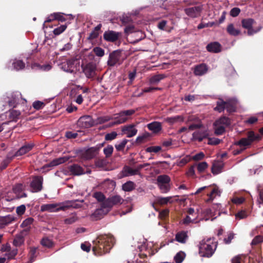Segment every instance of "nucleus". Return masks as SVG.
I'll list each match as a JSON object with an SVG mask.
<instances>
[{
	"mask_svg": "<svg viewBox=\"0 0 263 263\" xmlns=\"http://www.w3.org/2000/svg\"><path fill=\"white\" fill-rule=\"evenodd\" d=\"M115 243V238L111 235L99 236L93 241L92 251L95 254L102 255L108 253Z\"/></svg>",
	"mask_w": 263,
	"mask_h": 263,
	"instance_id": "1",
	"label": "nucleus"
},
{
	"mask_svg": "<svg viewBox=\"0 0 263 263\" xmlns=\"http://www.w3.org/2000/svg\"><path fill=\"white\" fill-rule=\"evenodd\" d=\"M263 241V237L260 235H257L253 239L251 245L254 251V257L256 261L259 263L262 262L261 243Z\"/></svg>",
	"mask_w": 263,
	"mask_h": 263,
	"instance_id": "2",
	"label": "nucleus"
},
{
	"mask_svg": "<svg viewBox=\"0 0 263 263\" xmlns=\"http://www.w3.org/2000/svg\"><path fill=\"white\" fill-rule=\"evenodd\" d=\"M208 243H202L199 247V254L201 256L210 257L214 254L216 248V245L213 242L211 243V240H208Z\"/></svg>",
	"mask_w": 263,
	"mask_h": 263,
	"instance_id": "3",
	"label": "nucleus"
},
{
	"mask_svg": "<svg viewBox=\"0 0 263 263\" xmlns=\"http://www.w3.org/2000/svg\"><path fill=\"white\" fill-rule=\"evenodd\" d=\"M136 110L134 109H129L121 111L117 114V117H115V121L110 123V126L120 124L126 122L128 120V117L135 114Z\"/></svg>",
	"mask_w": 263,
	"mask_h": 263,
	"instance_id": "4",
	"label": "nucleus"
},
{
	"mask_svg": "<svg viewBox=\"0 0 263 263\" xmlns=\"http://www.w3.org/2000/svg\"><path fill=\"white\" fill-rule=\"evenodd\" d=\"M25 185L23 183H17L14 185L12 187L13 193L15 194V196L11 197L8 195L7 196L6 200L10 201L14 199H20L22 198H25L27 196L26 193L24 192L25 190Z\"/></svg>",
	"mask_w": 263,
	"mask_h": 263,
	"instance_id": "5",
	"label": "nucleus"
},
{
	"mask_svg": "<svg viewBox=\"0 0 263 263\" xmlns=\"http://www.w3.org/2000/svg\"><path fill=\"white\" fill-rule=\"evenodd\" d=\"M259 139V136L256 135L254 132L250 131L248 133L247 138H242L238 141L236 142L235 144L239 146L240 147H246L250 145L252 143Z\"/></svg>",
	"mask_w": 263,
	"mask_h": 263,
	"instance_id": "6",
	"label": "nucleus"
},
{
	"mask_svg": "<svg viewBox=\"0 0 263 263\" xmlns=\"http://www.w3.org/2000/svg\"><path fill=\"white\" fill-rule=\"evenodd\" d=\"M124 199L119 195H115L106 199L102 203V207L106 208L110 211L114 205H121Z\"/></svg>",
	"mask_w": 263,
	"mask_h": 263,
	"instance_id": "7",
	"label": "nucleus"
},
{
	"mask_svg": "<svg viewBox=\"0 0 263 263\" xmlns=\"http://www.w3.org/2000/svg\"><path fill=\"white\" fill-rule=\"evenodd\" d=\"M121 57V51L119 50H115L110 53L107 61V65L109 67L120 65L122 63Z\"/></svg>",
	"mask_w": 263,
	"mask_h": 263,
	"instance_id": "8",
	"label": "nucleus"
},
{
	"mask_svg": "<svg viewBox=\"0 0 263 263\" xmlns=\"http://www.w3.org/2000/svg\"><path fill=\"white\" fill-rule=\"evenodd\" d=\"M103 146L101 144L95 147H91L82 153V157L86 160H90L96 157L99 153L100 149Z\"/></svg>",
	"mask_w": 263,
	"mask_h": 263,
	"instance_id": "9",
	"label": "nucleus"
},
{
	"mask_svg": "<svg viewBox=\"0 0 263 263\" xmlns=\"http://www.w3.org/2000/svg\"><path fill=\"white\" fill-rule=\"evenodd\" d=\"M83 71L88 78H93L96 75L97 66L96 64L90 62L85 66L82 65Z\"/></svg>",
	"mask_w": 263,
	"mask_h": 263,
	"instance_id": "10",
	"label": "nucleus"
},
{
	"mask_svg": "<svg viewBox=\"0 0 263 263\" xmlns=\"http://www.w3.org/2000/svg\"><path fill=\"white\" fill-rule=\"evenodd\" d=\"M43 178L41 176H35L30 183L32 192H40L43 189Z\"/></svg>",
	"mask_w": 263,
	"mask_h": 263,
	"instance_id": "11",
	"label": "nucleus"
},
{
	"mask_svg": "<svg viewBox=\"0 0 263 263\" xmlns=\"http://www.w3.org/2000/svg\"><path fill=\"white\" fill-rule=\"evenodd\" d=\"M94 122L90 116H84L79 118L77 121L78 126L81 128H87L92 126Z\"/></svg>",
	"mask_w": 263,
	"mask_h": 263,
	"instance_id": "12",
	"label": "nucleus"
},
{
	"mask_svg": "<svg viewBox=\"0 0 263 263\" xmlns=\"http://www.w3.org/2000/svg\"><path fill=\"white\" fill-rule=\"evenodd\" d=\"M62 205V203L42 204L41 206V211L43 212L45 211L55 212L60 211H63L62 209H60Z\"/></svg>",
	"mask_w": 263,
	"mask_h": 263,
	"instance_id": "13",
	"label": "nucleus"
},
{
	"mask_svg": "<svg viewBox=\"0 0 263 263\" xmlns=\"http://www.w3.org/2000/svg\"><path fill=\"white\" fill-rule=\"evenodd\" d=\"M121 36V33L112 30H107L104 32L103 34L104 39L110 42H115Z\"/></svg>",
	"mask_w": 263,
	"mask_h": 263,
	"instance_id": "14",
	"label": "nucleus"
},
{
	"mask_svg": "<svg viewBox=\"0 0 263 263\" xmlns=\"http://www.w3.org/2000/svg\"><path fill=\"white\" fill-rule=\"evenodd\" d=\"M202 10L201 6H196L188 8H186L184 11L189 16L191 17H197L200 15V13Z\"/></svg>",
	"mask_w": 263,
	"mask_h": 263,
	"instance_id": "15",
	"label": "nucleus"
},
{
	"mask_svg": "<svg viewBox=\"0 0 263 263\" xmlns=\"http://www.w3.org/2000/svg\"><path fill=\"white\" fill-rule=\"evenodd\" d=\"M109 212V210L106 208L102 207V203H101L100 208L96 210L91 215V219L92 220H98L101 219L104 215L107 214Z\"/></svg>",
	"mask_w": 263,
	"mask_h": 263,
	"instance_id": "16",
	"label": "nucleus"
},
{
	"mask_svg": "<svg viewBox=\"0 0 263 263\" xmlns=\"http://www.w3.org/2000/svg\"><path fill=\"white\" fill-rule=\"evenodd\" d=\"M137 129L135 128V125L130 124L125 125L122 127L123 134L126 135L128 138H131L135 136L137 133Z\"/></svg>",
	"mask_w": 263,
	"mask_h": 263,
	"instance_id": "17",
	"label": "nucleus"
},
{
	"mask_svg": "<svg viewBox=\"0 0 263 263\" xmlns=\"http://www.w3.org/2000/svg\"><path fill=\"white\" fill-rule=\"evenodd\" d=\"M34 219L29 217L24 220L21 224V227L24 229L22 231L23 234L28 235L31 230V225L33 223Z\"/></svg>",
	"mask_w": 263,
	"mask_h": 263,
	"instance_id": "18",
	"label": "nucleus"
},
{
	"mask_svg": "<svg viewBox=\"0 0 263 263\" xmlns=\"http://www.w3.org/2000/svg\"><path fill=\"white\" fill-rule=\"evenodd\" d=\"M33 147L34 144L33 143H26L20 147V149L15 153L13 157H14L23 156L30 152Z\"/></svg>",
	"mask_w": 263,
	"mask_h": 263,
	"instance_id": "19",
	"label": "nucleus"
},
{
	"mask_svg": "<svg viewBox=\"0 0 263 263\" xmlns=\"http://www.w3.org/2000/svg\"><path fill=\"white\" fill-rule=\"evenodd\" d=\"M16 218L12 215H8L5 216H0V227L1 228H3L5 226L9 225V224L12 223L15 221Z\"/></svg>",
	"mask_w": 263,
	"mask_h": 263,
	"instance_id": "20",
	"label": "nucleus"
},
{
	"mask_svg": "<svg viewBox=\"0 0 263 263\" xmlns=\"http://www.w3.org/2000/svg\"><path fill=\"white\" fill-rule=\"evenodd\" d=\"M208 70V66L204 63H202L197 65L194 67V73L195 76H201L205 74Z\"/></svg>",
	"mask_w": 263,
	"mask_h": 263,
	"instance_id": "21",
	"label": "nucleus"
},
{
	"mask_svg": "<svg viewBox=\"0 0 263 263\" xmlns=\"http://www.w3.org/2000/svg\"><path fill=\"white\" fill-rule=\"evenodd\" d=\"M75 61L70 60L66 62V63L63 64L62 66V69L67 72L74 73L77 70L76 66L74 65Z\"/></svg>",
	"mask_w": 263,
	"mask_h": 263,
	"instance_id": "22",
	"label": "nucleus"
},
{
	"mask_svg": "<svg viewBox=\"0 0 263 263\" xmlns=\"http://www.w3.org/2000/svg\"><path fill=\"white\" fill-rule=\"evenodd\" d=\"M255 21L253 19L248 18L242 20L241 24L243 28L247 29L248 34L251 35L253 34L252 25L254 23Z\"/></svg>",
	"mask_w": 263,
	"mask_h": 263,
	"instance_id": "23",
	"label": "nucleus"
},
{
	"mask_svg": "<svg viewBox=\"0 0 263 263\" xmlns=\"http://www.w3.org/2000/svg\"><path fill=\"white\" fill-rule=\"evenodd\" d=\"M221 45L217 42H211L206 46V50L210 52L219 53L221 51Z\"/></svg>",
	"mask_w": 263,
	"mask_h": 263,
	"instance_id": "24",
	"label": "nucleus"
},
{
	"mask_svg": "<svg viewBox=\"0 0 263 263\" xmlns=\"http://www.w3.org/2000/svg\"><path fill=\"white\" fill-rule=\"evenodd\" d=\"M192 136L194 140L201 142L204 139L208 138L209 134L207 130H204L195 132Z\"/></svg>",
	"mask_w": 263,
	"mask_h": 263,
	"instance_id": "25",
	"label": "nucleus"
},
{
	"mask_svg": "<svg viewBox=\"0 0 263 263\" xmlns=\"http://www.w3.org/2000/svg\"><path fill=\"white\" fill-rule=\"evenodd\" d=\"M147 127L154 134H157L162 129L161 123L157 121H154L148 124Z\"/></svg>",
	"mask_w": 263,
	"mask_h": 263,
	"instance_id": "26",
	"label": "nucleus"
},
{
	"mask_svg": "<svg viewBox=\"0 0 263 263\" xmlns=\"http://www.w3.org/2000/svg\"><path fill=\"white\" fill-rule=\"evenodd\" d=\"M231 124V119L224 116L221 117L220 118L215 121L214 123V126L222 125L223 126L228 127Z\"/></svg>",
	"mask_w": 263,
	"mask_h": 263,
	"instance_id": "27",
	"label": "nucleus"
},
{
	"mask_svg": "<svg viewBox=\"0 0 263 263\" xmlns=\"http://www.w3.org/2000/svg\"><path fill=\"white\" fill-rule=\"evenodd\" d=\"M71 207L75 209H79L81 207V205L76 203V201L68 200L65 202H62V205L60 209H62L63 211H65Z\"/></svg>",
	"mask_w": 263,
	"mask_h": 263,
	"instance_id": "28",
	"label": "nucleus"
},
{
	"mask_svg": "<svg viewBox=\"0 0 263 263\" xmlns=\"http://www.w3.org/2000/svg\"><path fill=\"white\" fill-rule=\"evenodd\" d=\"M70 173L74 175H80L84 173V170L82 167L77 164H73L69 167Z\"/></svg>",
	"mask_w": 263,
	"mask_h": 263,
	"instance_id": "29",
	"label": "nucleus"
},
{
	"mask_svg": "<svg viewBox=\"0 0 263 263\" xmlns=\"http://www.w3.org/2000/svg\"><path fill=\"white\" fill-rule=\"evenodd\" d=\"M223 163L219 161H215L213 163L211 172L214 175H217L221 172L223 167Z\"/></svg>",
	"mask_w": 263,
	"mask_h": 263,
	"instance_id": "30",
	"label": "nucleus"
},
{
	"mask_svg": "<svg viewBox=\"0 0 263 263\" xmlns=\"http://www.w3.org/2000/svg\"><path fill=\"white\" fill-rule=\"evenodd\" d=\"M122 173L123 177H128L137 175V171L135 168L125 165L123 167Z\"/></svg>",
	"mask_w": 263,
	"mask_h": 263,
	"instance_id": "31",
	"label": "nucleus"
},
{
	"mask_svg": "<svg viewBox=\"0 0 263 263\" xmlns=\"http://www.w3.org/2000/svg\"><path fill=\"white\" fill-rule=\"evenodd\" d=\"M188 236L187 232L185 231H181L177 233L175 236L176 240L179 242L184 243L186 242Z\"/></svg>",
	"mask_w": 263,
	"mask_h": 263,
	"instance_id": "32",
	"label": "nucleus"
},
{
	"mask_svg": "<svg viewBox=\"0 0 263 263\" xmlns=\"http://www.w3.org/2000/svg\"><path fill=\"white\" fill-rule=\"evenodd\" d=\"M219 191L218 189L216 187H214L212 189V190L209 193L207 194V196L208 198L205 200V202L210 203L211 202L213 199L215 198L216 195H220Z\"/></svg>",
	"mask_w": 263,
	"mask_h": 263,
	"instance_id": "33",
	"label": "nucleus"
},
{
	"mask_svg": "<svg viewBox=\"0 0 263 263\" xmlns=\"http://www.w3.org/2000/svg\"><path fill=\"white\" fill-rule=\"evenodd\" d=\"M102 27V25L99 24L89 34L87 39L88 40H92L95 39H97L99 34V31L100 30Z\"/></svg>",
	"mask_w": 263,
	"mask_h": 263,
	"instance_id": "34",
	"label": "nucleus"
},
{
	"mask_svg": "<svg viewBox=\"0 0 263 263\" xmlns=\"http://www.w3.org/2000/svg\"><path fill=\"white\" fill-rule=\"evenodd\" d=\"M226 104V101L221 99H219L216 102V106L214 108V110L219 112H223L225 109Z\"/></svg>",
	"mask_w": 263,
	"mask_h": 263,
	"instance_id": "35",
	"label": "nucleus"
},
{
	"mask_svg": "<svg viewBox=\"0 0 263 263\" xmlns=\"http://www.w3.org/2000/svg\"><path fill=\"white\" fill-rule=\"evenodd\" d=\"M21 115V113L20 110H15V109H10L9 110V118L12 121L16 122L18 120V119L20 118Z\"/></svg>",
	"mask_w": 263,
	"mask_h": 263,
	"instance_id": "36",
	"label": "nucleus"
},
{
	"mask_svg": "<svg viewBox=\"0 0 263 263\" xmlns=\"http://www.w3.org/2000/svg\"><path fill=\"white\" fill-rule=\"evenodd\" d=\"M165 120L167 123L172 125L175 123L179 121L183 122L184 120V118L182 116L178 115L174 117H167L165 119Z\"/></svg>",
	"mask_w": 263,
	"mask_h": 263,
	"instance_id": "37",
	"label": "nucleus"
},
{
	"mask_svg": "<svg viewBox=\"0 0 263 263\" xmlns=\"http://www.w3.org/2000/svg\"><path fill=\"white\" fill-rule=\"evenodd\" d=\"M157 181L158 184H167L170 183L171 178L167 175H161L157 177Z\"/></svg>",
	"mask_w": 263,
	"mask_h": 263,
	"instance_id": "38",
	"label": "nucleus"
},
{
	"mask_svg": "<svg viewBox=\"0 0 263 263\" xmlns=\"http://www.w3.org/2000/svg\"><path fill=\"white\" fill-rule=\"evenodd\" d=\"M227 32L231 35L237 36L240 33L239 30L235 29L233 24H230L227 28Z\"/></svg>",
	"mask_w": 263,
	"mask_h": 263,
	"instance_id": "39",
	"label": "nucleus"
},
{
	"mask_svg": "<svg viewBox=\"0 0 263 263\" xmlns=\"http://www.w3.org/2000/svg\"><path fill=\"white\" fill-rule=\"evenodd\" d=\"M27 235L23 234L22 232L16 235L13 240V245L16 247L21 246L24 242V237Z\"/></svg>",
	"mask_w": 263,
	"mask_h": 263,
	"instance_id": "40",
	"label": "nucleus"
},
{
	"mask_svg": "<svg viewBox=\"0 0 263 263\" xmlns=\"http://www.w3.org/2000/svg\"><path fill=\"white\" fill-rule=\"evenodd\" d=\"M69 159L68 157H60L52 160L50 164H49V166H57L62 163H63L66 161H67Z\"/></svg>",
	"mask_w": 263,
	"mask_h": 263,
	"instance_id": "41",
	"label": "nucleus"
},
{
	"mask_svg": "<svg viewBox=\"0 0 263 263\" xmlns=\"http://www.w3.org/2000/svg\"><path fill=\"white\" fill-rule=\"evenodd\" d=\"M136 185L132 181H128L122 185V190L125 192H131L135 189Z\"/></svg>",
	"mask_w": 263,
	"mask_h": 263,
	"instance_id": "42",
	"label": "nucleus"
},
{
	"mask_svg": "<svg viewBox=\"0 0 263 263\" xmlns=\"http://www.w3.org/2000/svg\"><path fill=\"white\" fill-rule=\"evenodd\" d=\"M31 68L33 69H40L43 71H48L51 69V66L49 64L41 65L37 63L32 64Z\"/></svg>",
	"mask_w": 263,
	"mask_h": 263,
	"instance_id": "43",
	"label": "nucleus"
},
{
	"mask_svg": "<svg viewBox=\"0 0 263 263\" xmlns=\"http://www.w3.org/2000/svg\"><path fill=\"white\" fill-rule=\"evenodd\" d=\"M166 78L164 74H158L152 77L149 79V82L151 84H157L161 80Z\"/></svg>",
	"mask_w": 263,
	"mask_h": 263,
	"instance_id": "44",
	"label": "nucleus"
},
{
	"mask_svg": "<svg viewBox=\"0 0 263 263\" xmlns=\"http://www.w3.org/2000/svg\"><path fill=\"white\" fill-rule=\"evenodd\" d=\"M226 108L227 111L229 113L234 112L236 111V106L235 103L231 100L226 101Z\"/></svg>",
	"mask_w": 263,
	"mask_h": 263,
	"instance_id": "45",
	"label": "nucleus"
},
{
	"mask_svg": "<svg viewBox=\"0 0 263 263\" xmlns=\"http://www.w3.org/2000/svg\"><path fill=\"white\" fill-rule=\"evenodd\" d=\"M257 199L258 204L263 203V187L261 185H258L257 187Z\"/></svg>",
	"mask_w": 263,
	"mask_h": 263,
	"instance_id": "46",
	"label": "nucleus"
},
{
	"mask_svg": "<svg viewBox=\"0 0 263 263\" xmlns=\"http://www.w3.org/2000/svg\"><path fill=\"white\" fill-rule=\"evenodd\" d=\"M12 65L16 70L23 69L25 67V64L22 60H15L13 62Z\"/></svg>",
	"mask_w": 263,
	"mask_h": 263,
	"instance_id": "47",
	"label": "nucleus"
},
{
	"mask_svg": "<svg viewBox=\"0 0 263 263\" xmlns=\"http://www.w3.org/2000/svg\"><path fill=\"white\" fill-rule=\"evenodd\" d=\"M172 197H158L156 200V202L160 205L167 204L168 202H172Z\"/></svg>",
	"mask_w": 263,
	"mask_h": 263,
	"instance_id": "48",
	"label": "nucleus"
},
{
	"mask_svg": "<svg viewBox=\"0 0 263 263\" xmlns=\"http://www.w3.org/2000/svg\"><path fill=\"white\" fill-rule=\"evenodd\" d=\"M93 197L96 199V200L102 203L106 199L105 196L101 192H96L93 193Z\"/></svg>",
	"mask_w": 263,
	"mask_h": 263,
	"instance_id": "49",
	"label": "nucleus"
},
{
	"mask_svg": "<svg viewBox=\"0 0 263 263\" xmlns=\"http://www.w3.org/2000/svg\"><path fill=\"white\" fill-rule=\"evenodd\" d=\"M114 147L111 145H108L107 147H105L103 149V153L105 155L106 158L110 157L113 153Z\"/></svg>",
	"mask_w": 263,
	"mask_h": 263,
	"instance_id": "50",
	"label": "nucleus"
},
{
	"mask_svg": "<svg viewBox=\"0 0 263 263\" xmlns=\"http://www.w3.org/2000/svg\"><path fill=\"white\" fill-rule=\"evenodd\" d=\"M185 257V254L182 252H179L174 257L176 263H181Z\"/></svg>",
	"mask_w": 263,
	"mask_h": 263,
	"instance_id": "51",
	"label": "nucleus"
},
{
	"mask_svg": "<svg viewBox=\"0 0 263 263\" xmlns=\"http://www.w3.org/2000/svg\"><path fill=\"white\" fill-rule=\"evenodd\" d=\"M66 25H62L60 27L55 28L53 31V33L55 35H59L62 33H63L66 30Z\"/></svg>",
	"mask_w": 263,
	"mask_h": 263,
	"instance_id": "52",
	"label": "nucleus"
},
{
	"mask_svg": "<svg viewBox=\"0 0 263 263\" xmlns=\"http://www.w3.org/2000/svg\"><path fill=\"white\" fill-rule=\"evenodd\" d=\"M128 140L127 139L123 140L120 143L115 145V148L117 151H123L127 144Z\"/></svg>",
	"mask_w": 263,
	"mask_h": 263,
	"instance_id": "53",
	"label": "nucleus"
},
{
	"mask_svg": "<svg viewBox=\"0 0 263 263\" xmlns=\"http://www.w3.org/2000/svg\"><path fill=\"white\" fill-rule=\"evenodd\" d=\"M149 137V134L148 133H145L141 136H138L136 140V142L138 144H141L144 142Z\"/></svg>",
	"mask_w": 263,
	"mask_h": 263,
	"instance_id": "54",
	"label": "nucleus"
},
{
	"mask_svg": "<svg viewBox=\"0 0 263 263\" xmlns=\"http://www.w3.org/2000/svg\"><path fill=\"white\" fill-rule=\"evenodd\" d=\"M208 167V164L206 162L199 163L197 166V170L200 173L203 172Z\"/></svg>",
	"mask_w": 263,
	"mask_h": 263,
	"instance_id": "55",
	"label": "nucleus"
},
{
	"mask_svg": "<svg viewBox=\"0 0 263 263\" xmlns=\"http://www.w3.org/2000/svg\"><path fill=\"white\" fill-rule=\"evenodd\" d=\"M161 193H166L170 190V183L158 184Z\"/></svg>",
	"mask_w": 263,
	"mask_h": 263,
	"instance_id": "56",
	"label": "nucleus"
},
{
	"mask_svg": "<svg viewBox=\"0 0 263 263\" xmlns=\"http://www.w3.org/2000/svg\"><path fill=\"white\" fill-rule=\"evenodd\" d=\"M117 135L118 134L116 132H112L105 135V140L106 141H111L116 139Z\"/></svg>",
	"mask_w": 263,
	"mask_h": 263,
	"instance_id": "57",
	"label": "nucleus"
},
{
	"mask_svg": "<svg viewBox=\"0 0 263 263\" xmlns=\"http://www.w3.org/2000/svg\"><path fill=\"white\" fill-rule=\"evenodd\" d=\"M95 165L99 168H103L106 165V161L104 159H99L95 161Z\"/></svg>",
	"mask_w": 263,
	"mask_h": 263,
	"instance_id": "58",
	"label": "nucleus"
},
{
	"mask_svg": "<svg viewBox=\"0 0 263 263\" xmlns=\"http://www.w3.org/2000/svg\"><path fill=\"white\" fill-rule=\"evenodd\" d=\"M95 54L99 57H102L104 55V50L100 47H96L93 49Z\"/></svg>",
	"mask_w": 263,
	"mask_h": 263,
	"instance_id": "59",
	"label": "nucleus"
},
{
	"mask_svg": "<svg viewBox=\"0 0 263 263\" xmlns=\"http://www.w3.org/2000/svg\"><path fill=\"white\" fill-rule=\"evenodd\" d=\"M161 150V147L160 146H149L146 149L148 153H157Z\"/></svg>",
	"mask_w": 263,
	"mask_h": 263,
	"instance_id": "60",
	"label": "nucleus"
},
{
	"mask_svg": "<svg viewBox=\"0 0 263 263\" xmlns=\"http://www.w3.org/2000/svg\"><path fill=\"white\" fill-rule=\"evenodd\" d=\"M13 157H7L6 159H5L2 163L1 165L0 166V169L1 170L5 169L9 163L11 161Z\"/></svg>",
	"mask_w": 263,
	"mask_h": 263,
	"instance_id": "61",
	"label": "nucleus"
},
{
	"mask_svg": "<svg viewBox=\"0 0 263 263\" xmlns=\"http://www.w3.org/2000/svg\"><path fill=\"white\" fill-rule=\"evenodd\" d=\"M215 134L217 135H221L226 131L225 127L222 125L215 126Z\"/></svg>",
	"mask_w": 263,
	"mask_h": 263,
	"instance_id": "62",
	"label": "nucleus"
},
{
	"mask_svg": "<svg viewBox=\"0 0 263 263\" xmlns=\"http://www.w3.org/2000/svg\"><path fill=\"white\" fill-rule=\"evenodd\" d=\"M45 106L44 103L40 101H36L33 102L32 106L36 110L42 109Z\"/></svg>",
	"mask_w": 263,
	"mask_h": 263,
	"instance_id": "63",
	"label": "nucleus"
},
{
	"mask_svg": "<svg viewBox=\"0 0 263 263\" xmlns=\"http://www.w3.org/2000/svg\"><path fill=\"white\" fill-rule=\"evenodd\" d=\"M169 214V210L168 209L163 210L159 212V218L161 220H164L168 217Z\"/></svg>",
	"mask_w": 263,
	"mask_h": 263,
	"instance_id": "64",
	"label": "nucleus"
}]
</instances>
